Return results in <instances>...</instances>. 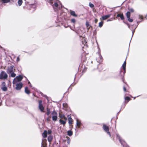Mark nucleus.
I'll return each mask as SVG.
<instances>
[{
	"instance_id": "58836bf2",
	"label": "nucleus",
	"mask_w": 147,
	"mask_h": 147,
	"mask_svg": "<svg viewBox=\"0 0 147 147\" xmlns=\"http://www.w3.org/2000/svg\"><path fill=\"white\" fill-rule=\"evenodd\" d=\"M71 22L73 23H75L76 22V20L74 19H72L71 20Z\"/></svg>"
},
{
	"instance_id": "6e6d98bb",
	"label": "nucleus",
	"mask_w": 147,
	"mask_h": 147,
	"mask_svg": "<svg viewBox=\"0 0 147 147\" xmlns=\"http://www.w3.org/2000/svg\"><path fill=\"white\" fill-rule=\"evenodd\" d=\"M47 120H49V119H47Z\"/></svg>"
},
{
	"instance_id": "2f4dec72",
	"label": "nucleus",
	"mask_w": 147,
	"mask_h": 147,
	"mask_svg": "<svg viewBox=\"0 0 147 147\" xmlns=\"http://www.w3.org/2000/svg\"><path fill=\"white\" fill-rule=\"evenodd\" d=\"M23 3L22 0H18V3L19 6H20Z\"/></svg>"
},
{
	"instance_id": "3c124183",
	"label": "nucleus",
	"mask_w": 147,
	"mask_h": 147,
	"mask_svg": "<svg viewBox=\"0 0 147 147\" xmlns=\"http://www.w3.org/2000/svg\"><path fill=\"white\" fill-rule=\"evenodd\" d=\"M30 87H32V85H31V84H30Z\"/></svg>"
},
{
	"instance_id": "1a4fd4ad",
	"label": "nucleus",
	"mask_w": 147,
	"mask_h": 147,
	"mask_svg": "<svg viewBox=\"0 0 147 147\" xmlns=\"http://www.w3.org/2000/svg\"><path fill=\"white\" fill-rule=\"evenodd\" d=\"M81 38V42L82 44H83L84 46H86L87 47H88V46L87 45V42L86 40V38L84 37H82V36H80Z\"/></svg>"
},
{
	"instance_id": "a211bd4d",
	"label": "nucleus",
	"mask_w": 147,
	"mask_h": 147,
	"mask_svg": "<svg viewBox=\"0 0 147 147\" xmlns=\"http://www.w3.org/2000/svg\"><path fill=\"white\" fill-rule=\"evenodd\" d=\"M70 13L71 15L73 16L74 17H77L78 16L77 15L76 13L74 11L70 10Z\"/></svg>"
},
{
	"instance_id": "6e6552de",
	"label": "nucleus",
	"mask_w": 147,
	"mask_h": 147,
	"mask_svg": "<svg viewBox=\"0 0 147 147\" xmlns=\"http://www.w3.org/2000/svg\"><path fill=\"white\" fill-rule=\"evenodd\" d=\"M14 67L13 65H11L10 67H8L7 69V72L8 74H10L12 73L13 72V70L15 71V69H13Z\"/></svg>"
},
{
	"instance_id": "473e14b6",
	"label": "nucleus",
	"mask_w": 147,
	"mask_h": 147,
	"mask_svg": "<svg viewBox=\"0 0 147 147\" xmlns=\"http://www.w3.org/2000/svg\"><path fill=\"white\" fill-rule=\"evenodd\" d=\"M103 22H102V21H101V22H100L99 23V27H100V28L103 25Z\"/></svg>"
},
{
	"instance_id": "393cba45",
	"label": "nucleus",
	"mask_w": 147,
	"mask_h": 147,
	"mask_svg": "<svg viewBox=\"0 0 147 147\" xmlns=\"http://www.w3.org/2000/svg\"><path fill=\"white\" fill-rule=\"evenodd\" d=\"M81 123L80 121H79L78 120H77L76 125H77V126H78V128H79L80 127V126L81 125Z\"/></svg>"
},
{
	"instance_id": "7ed1b4c3",
	"label": "nucleus",
	"mask_w": 147,
	"mask_h": 147,
	"mask_svg": "<svg viewBox=\"0 0 147 147\" xmlns=\"http://www.w3.org/2000/svg\"><path fill=\"white\" fill-rule=\"evenodd\" d=\"M23 78V77L20 75L19 76H17L16 78H15L13 80V84H15L17 82H20L21 81L22 79Z\"/></svg>"
},
{
	"instance_id": "b1692460",
	"label": "nucleus",
	"mask_w": 147,
	"mask_h": 147,
	"mask_svg": "<svg viewBox=\"0 0 147 147\" xmlns=\"http://www.w3.org/2000/svg\"><path fill=\"white\" fill-rule=\"evenodd\" d=\"M1 88L3 91L5 92L7 91L8 89L7 87L6 86L1 87Z\"/></svg>"
},
{
	"instance_id": "7c9ffc66",
	"label": "nucleus",
	"mask_w": 147,
	"mask_h": 147,
	"mask_svg": "<svg viewBox=\"0 0 147 147\" xmlns=\"http://www.w3.org/2000/svg\"><path fill=\"white\" fill-rule=\"evenodd\" d=\"M3 3H7L10 1V0H1Z\"/></svg>"
},
{
	"instance_id": "f704fd0d",
	"label": "nucleus",
	"mask_w": 147,
	"mask_h": 147,
	"mask_svg": "<svg viewBox=\"0 0 147 147\" xmlns=\"http://www.w3.org/2000/svg\"><path fill=\"white\" fill-rule=\"evenodd\" d=\"M63 107L65 108H67L68 107V105L66 103H63Z\"/></svg>"
},
{
	"instance_id": "a878e982",
	"label": "nucleus",
	"mask_w": 147,
	"mask_h": 147,
	"mask_svg": "<svg viewBox=\"0 0 147 147\" xmlns=\"http://www.w3.org/2000/svg\"><path fill=\"white\" fill-rule=\"evenodd\" d=\"M126 61L125 60L123 63L122 67H123V69H125V68H126Z\"/></svg>"
},
{
	"instance_id": "0eeeda50",
	"label": "nucleus",
	"mask_w": 147,
	"mask_h": 147,
	"mask_svg": "<svg viewBox=\"0 0 147 147\" xmlns=\"http://www.w3.org/2000/svg\"><path fill=\"white\" fill-rule=\"evenodd\" d=\"M103 128L104 130L111 136V134L109 131V127L106 125L104 124L103 125Z\"/></svg>"
},
{
	"instance_id": "4468645a",
	"label": "nucleus",
	"mask_w": 147,
	"mask_h": 147,
	"mask_svg": "<svg viewBox=\"0 0 147 147\" xmlns=\"http://www.w3.org/2000/svg\"><path fill=\"white\" fill-rule=\"evenodd\" d=\"M111 16V14H109L107 15H105L102 17V18H100V20H105L107 19Z\"/></svg>"
},
{
	"instance_id": "cd10ccee",
	"label": "nucleus",
	"mask_w": 147,
	"mask_h": 147,
	"mask_svg": "<svg viewBox=\"0 0 147 147\" xmlns=\"http://www.w3.org/2000/svg\"><path fill=\"white\" fill-rule=\"evenodd\" d=\"M73 134L71 130H69L67 131V135L69 136H71Z\"/></svg>"
},
{
	"instance_id": "5701e85b",
	"label": "nucleus",
	"mask_w": 147,
	"mask_h": 147,
	"mask_svg": "<svg viewBox=\"0 0 147 147\" xmlns=\"http://www.w3.org/2000/svg\"><path fill=\"white\" fill-rule=\"evenodd\" d=\"M59 121L61 124H62L64 125H65L66 123L65 120V121H64L61 119H60L59 120Z\"/></svg>"
},
{
	"instance_id": "c9c22d12",
	"label": "nucleus",
	"mask_w": 147,
	"mask_h": 147,
	"mask_svg": "<svg viewBox=\"0 0 147 147\" xmlns=\"http://www.w3.org/2000/svg\"><path fill=\"white\" fill-rule=\"evenodd\" d=\"M89 6L91 8H93L94 7V5L90 2L89 3Z\"/></svg>"
},
{
	"instance_id": "ea45409f",
	"label": "nucleus",
	"mask_w": 147,
	"mask_h": 147,
	"mask_svg": "<svg viewBox=\"0 0 147 147\" xmlns=\"http://www.w3.org/2000/svg\"><path fill=\"white\" fill-rule=\"evenodd\" d=\"M47 134H50L52 133V131L51 130H48L47 131Z\"/></svg>"
},
{
	"instance_id": "4c0bfd02",
	"label": "nucleus",
	"mask_w": 147,
	"mask_h": 147,
	"mask_svg": "<svg viewBox=\"0 0 147 147\" xmlns=\"http://www.w3.org/2000/svg\"><path fill=\"white\" fill-rule=\"evenodd\" d=\"M59 5L57 3H55L53 5V6H55L56 7H57Z\"/></svg>"
},
{
	"instance_id": "20e7f679",
	"label": "nucleus",
	"mask_w": 147,
	"mask_h": 147,
	"mask_svg": "<svg viewBox=\"0 0 147 147\" xmlns=\"http://www.w3.org/2000/svg\"><path fill=\"white\" fill-rule=\"evenodd\" d=\"M38 108L42 112H44V107L42 104V100H38Z\"/></svg>"
},
{
	"instance_id": "e433bc0d",
	"label": "nucleus",
	"mask_w": 147,
	"mask_h": 147,
	"mask_svg": "<svg viewBox=\"0 0 147 147\" xmlns=\"http://www.w3.org/2000/svg\"><path fill=\"white\" fill-rule=\"evenodd\" d=\"M6 84L5 82H3L1 84V87H3L5 86H6Z\"/></svg>"
},
{
	"instance_id": "79ce46f5",
	"label": "nucleus",
	"mask_w": 147,
	"mask_h": 147,
	"mask_svg": "<svg viewBox=\"0 0 147 147\" xmlns=\"http://www.w3.org/2000/svg\"><path fill=\"white\" fill-rule=\"evenodd\" d=\"M20 61V58L19 57H17L16 59L17 62H19Z\"/></svg>"
},
{
	"instance_id": "864d4df0",
	"label": "nucleus",
	"mask_w": 147,
	"mask_h": 147,
	"mask_svg": "<svg viewBox=\"0 0 147 147\" xmlns=\"http://www.w3.org/2000/svg\"><path fill=\"white\" fill-rule=\"evenodd\" d=\"M121 71H120V73H121Z\"/></svg>"
},
{
	"instance_id": "c756f323",
	"label": "nucleus",
	"mask_w": 147,
	"mask_h": 147,
	"mask_svg": "<svg viewBox=\"0 0 147 147\" xmlns=\"http://www.w3.org/2000/svg\"><path fill=\"white\" fill-rule=\"evenodd\" d=\"M47 111L46 114L47 116H49L51 113L50 109L49 108H47Z\"/></svg>"
},
{
	"instance_id": "09e8293b",
	"label": "nucleus",
	"mask_w": 147,
	"mask_h": 147,
	"mask_svg": "<svg viewBox=\"0 0 147 147\" xmlns=\"http://www.w3.org/2000/svg\"><path fill=\"white\" fill-rule=\"evenodd\" d=\"M35 5V4H30V5Z\"/></svg>"
},
{
	"instance_id": "5fc2aeb1",
	"label": "nucleus",
	"mask_w": 147,
	"mask_h": 147,
	"mask_svg": "<svg viewBox=\"0 0 147 147\" xmlns=\"http://www.w3.org/2000/svg\"><path fill=\"white\" fill-rule=\"evenodd\" d=\"M1 105V104L0 103V106Z\"/></svg>"
},
{
	"instance_id": "412c9836",
	"label": "nucleus",
	"mask_w": 147,
	"mask_h": 147,
	"mask_svg": "<svg viewBox=\"0 0 147 147\" xmlns=\"http://www.w3.org/2000/svg\"><path fill=\"white\" fill-rule=\"evenodd\" d=\"M53 139V137L51 135L49 136L47 138V140H48V141L50 143L51 142Z\"/></svg>"
},
{
	"instance_id": "de8ad7c7",
	"label": "nucleus",
	"mask_w": 147,
	"mask_h": 147,
	"mask_svg": "<svg viewBox=\"0 0 147 147\" xmlns=\"http://www.w3.org/2000/svg\"><path fill=\"white\" fill-rule=\"evenodd\" d=\"M122 81H123V82H124V79L123 78H122Z\"/></svg>"
},
{
	"instance_id": "9d476101",
	"label": "nucleus",
	"mask_w": 147,
	"mask_h": 147,
	"mask_svg": "<svg viewBox=\"0 0 147 147\" xmlns=\"http://www.w3.org/2000/svg\"><path fill=\"white\" fill-rule=\"evenodd\" d=\"M23 86V84L22 82H20L16 84V89L17 90H20Z\"/></svg>"
},
{
	"instance_id": "f03ea898",
	"label": "nucleus",
	"mask_w": 147,
	"mask_h": 147,
	"mask_svg": "<svg viewBox=\"0 0 147 147\" xmlns=\"http://www.w3.org/2000/svg\"><path fill=\"white\" fill-rule=\"evenodd\" d=\"M8 75L4 71H2L0 73V79L5 80L7 79Z\"/></svg>"
},
{
	"instance_id": "f3484780",
	"label": "nucleus",
	"mask_w": 147,
	"mask_h": 147,
	"mask_svg": "<svg viewBox=\"0 0 147 147\" xmlns=\"http://www.w3.org/2000/svg\"><path fill=\"white\" fill-rule=\"evenodd\" d=\"M59 117L61 119H63L65 120H67V118L65 116V115L63 114H59Z\"/></svg>"
},
{
	"instance_id": "c85d7f7f",
	"label": "nucleus",
	"mask_w": 147,
	"mask_h": 147,
	"mask_svg": "<svg viewBox=\"0 0 147 147\" xmlns=\"http://www.w3.org/2000/svg\"><path fill=\"white\" fill-rule=\"evenodd\" d=\"M116 136H117V138L119 140V142H121V138L120 135L119 134H116Z\"/></svg>"
},
{
	"instance_id": "dca6fc26",
	"label": "nucleus",
	"mask_w": 147,
	"mask_h": 147,
	"mask_svg": "<svg viewBox=\"0 0 147 147\" xmlns=\"http://www.w3.org/2000/svg\"><path fill=\"white\" fill-rule=\"evenodd\" d=\"M125 84V85L124 86H123V91L125 92H127L129 93V91L128 89H127V88L128 86V85L126 83Z\"/></svg>"
},
{
	"instance_id": "37998d69",
	"label": "nucleus",
	"mask_w": 147,
	"mask_h": 147,
	"mask_svg": "<svg viewBox=\"0 0 147 147\" xmlns=\"http://www.w3.org/2000/svg\"><path fill=\"white\" fill-rule=\"evenodd\" d=\"M98 21V20L97 19H95L94 20V22L95 23H97Z\"/></svg>"
},
{
	"instance_id": "a18cd8bd",
	"label": "nucleus",
	"mask_w": 147,
	"mask_h": 147,
	"mask_svg": "<svg viewBox=\"0 0 147 147\" xmlns=\"http://www.w3.org/2000/svg\"><path fill=\"white\" fill-rule=\"evenodd\" d=\"M140 18L142 20L143 18V16H140Z\"/></svg>"
},
{
	"instance_id": "6ab92c4d",
	"label": "nucleus",
	"mask_w": 147,
	"mask_h": 147,
	"mask_svg": "<svg viewBox=\"0 0 147 147\" xmlns=\"http://www.w3.org/2000/svg\"><path fill=\"white\" fill-rule=\"evenodd\" d=\"M47 131L46 130H45L42 134V136L43 138H46L47 137Z\"/></svg>"
},
{
	"instance_id": "ddd939ff",
	"label": "nucleus",
	"mask_w": 147,
	"mask_h": 147,
	"mask_svg": "<svg viewBox=\"0 0 147 147\" xmlns=\"http://www.w3.org/2000/svg\"><path fill=\"white\" fill-rule=\"evenodd\" d=\"M86 60V55L85 53H83L81 56V61L83 62H85Z\"/></svg>"
},
{
	"instance_id": "a19ab883",
	"label": "nucleus",
	"mask_w": 147,
	"mask_h": 147,
	"mask_svg": "<svg viewBox=\"0 0 147 147\" xmlns=\"http://www.w3.org/2000/svg\"><path fill=\"white\" fill-rule=\"evenodd\" d=\"M47 144L46 143H43L42 144V146L43 147H46L47 146Z\"/></svg>"
},
{
	"instance_id": "39448f33",
	"label": "nucleus",
	"mask_w": 147,
	"mask_h": 147,
	"mask_svg": "<svg viewBox=\"0 0 147 147\" xmlns=\"http://www.w3.org/2000/svg\"><path fill=\"white\" fill-rule=\"evenodd\" d=\"M52 114L53 115L52 116V120L54 121H56L57 119V113L56 111L54 110L52 113Z\"/></svg>"
},
{
	"instance_id": "aec40b11",
	"label": "nucleus",
	"mask_w": 147,
	"mask_h": 147,
	"mask_svg": "<svg viewBox=\"0 0 147 147\" xmlns=\"http://www.w3.org/2000/svg\"><path fill=\"white\" fill-rule=\"evenodd\" d=\"M86 25L88 30H89L91 27H92V26L89 24L88 22L87 21L86 22Z\"/></svg>"
},
{
	"instance_id": "bb28decb",
	"label": "nucleus",
	"mask_w": 147,
	"mask_h": 147,
	"mask_svg": "<svg viewBox=\"0 0 147 147\" xmlns=\"http://www.w3.org/2000/svg\"><path fill=\"white\" fill-rule=\"evenodd\" d=\"M125 100L127 101V102H128L129 101L131 100V99L129 96H126L125 97Z\"/></svg>"
},
{
	"instance_id": "423d86ee",
	"label": "nucleus",
	"mask_w": 147,
	"mask_h": 147,
	"mask_svg": "<svg viewBox=\"0 0 147 147\" xmlns=\"http://www.w3.org/2000/svg\"><path fill=\"white\" fill-rule=\"evenodd\" d=\"M87 67L82 64V65H80L79 67V69H80V71H82V73L83 74L87 70Z\"/></svg>"
},
{
	"instance_id": "8fccbe9b",
	"label": "nucleus",
	"mask_w": 147,
	"mask_h": 147,
	"mask_svg": "<svg viewBox=\"0 0 147 147\" xmlns=\"http://www.w3.org/2000/svg\"><path fill=\"white\" fill-rule=\"evenodd\" d=\"M102 56H100V59H101V60H102Z\"/></svg>"
},
{
	"instance_id": "f257e3e1",
	"label": "nucleus",
	"mask_w": 147,
	"mask_h": 147,
	"mask_svg": "<svg viewBox=\"0 0 147 147\" xmlns=\"http://www.w3.org/2000/svg\"><path fill=\"white\" fill-rule=\"evenodd\" d=\"M128 10L129 11H127L125 15L127 17L128 21L130 22H132L133 21V20L132 19L130 18L131 13H133L134 11V10L132 8H129Z\"/></svg>"
},
{
	"instance_id": "4be33fe9",
	"label": "nucleus",
	"mask_w": 147,
	"mask_h": 147,
	"mask_svg": "<svg viewBox=\"0 0 147 147\" xmlns=\"http://www.w3.org/2000/svg\"><path fill=\"white\" fill-rule=\"evenodd\" d=\"M25 92L26 94H29L30 93V90L28 89V87H26L25 88Z\"/></svg>"
},
{
	"instance_id": "72a5a7b5",
	"label": "nucleus",
	"mask_w": 147,
	"mask_h": 147,
	"mask_svg": "<svg viewBox=\"0 0 147 147\" xmlns=\"http://www.w3.org/2000/svg\"><path fill=\"white\" fill-rule=\"evenodd\" d=\"M10 74H11V76L12 77H15L16 75V74L13 72Z\"/></svg>"
},
{
	"instance_id": "49530a36",
	"label": "nucleus",
	"mask_w": 147,
	"mask_h": 147,
	"mask_svg": "<svg viewBox=\"0 0 147 147\" xmlns=\"http://www.w3.org/2000/svg\"><path fill=\"white\" fill-rule=\"evenodd\" d=\"M124 72H123L124 74L126 72V68H125V69H123Z\"/></svg>"
},
{
	"instance_id": "9b49d317",
	"label": "nucleus",
	"mask_w": 147,
	"mask_h": 147,
	"mask_svg": "<svg viewBox=\"0 0 147 147\" xmlns=\"http://www.w3.org/2000/svg\"><path fill=\"white\" fill-rule=\"evenodd\" d=\"M68 120V123L69 125L72 124L74 122L73 119H72L71 116L70 115H69L67 116Z\"/></svg>"
},
{
	"instance_id": "603ef678",
	"label": "nucleus",
	"mask_w": 147,
	"mask_h": 147,
	"mask_svg": "<svg viewBox=\"0 0 147 147\" xmlns=\"http://www.w3.org/2000/svg\"><path fill=\"white\" fill-rule=\"evenodd\" d=\"M28 84H30V82H28Z\"/></svg>"
},
{
	"instance_id": "c03bdc74",
	"label": "nucleus",
	"mask_w": 147,
	"mask_h": 147,
	"mask_svg": "<svg viewBox=\"0 0 147 147\" xmlns=\"http://www.w3.org/2000/svg\"><path fill=\"white\" fill-rule=\"evenodd\" d=\"M70 126V128L71 129H72L73 127V125H69Z\"/></svg>"
},
{
	"instance_id": "f8f14e48",
	"label": "nucleus",
	"mask_w": 147,
	"mask_h": 147,
	"mask_svg": "<svg viewBox=\"0 0 147 147\" xmlns=\"http://www.w3.org/2000/svg\"><path fill=\"white\" fill-rule=\"evenodd\" d=\"M98 69L99 71H101L103 69V66L101 64H99L97 66Z\"/></svg>"
},
{
	"instance_id": "2eb2a0df",
	"label": "nucleus",
	"mask_w": 147,
	"mask_h": 147,
	"mask_svg": "<svg viewBox=\"0 0 147 147\" xmlns=\"http://www.w3.org/2000/svg\"><path fill=\"white\" fill-rule=\"evenodd\" d=\"M119 17L122 20H123L124 19V17L123 13H118L117 14L116 18Z\"/></svg>"
}]
</instances>
